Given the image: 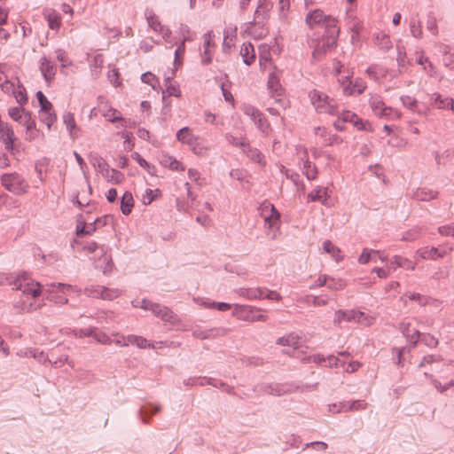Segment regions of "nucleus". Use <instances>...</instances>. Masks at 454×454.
Returning <instances> with one entry per match:
<instances>
[{"label": "nucleus", "instance_id": "1", "mask_svg": "<svg viewBox=\"0 0 454 454\" xmlns=\"http://www.w3.org/2000/svg\"><path fill=\"white\" fill-rule=\"evenodd\" d=\"M12 285L13 289L20 290L22 294L21 309L23 310L32 311L42 306V303L37 302V298L42 294L41 285L27 273L20 274Z\"/></svg>", "mask_w": 454, "mask_h": 454}, {"label": "nucleus", "instance_id": "2", "mask_svg": "<svg viewBox=\"0 0 454 454\" xmlns=\"http://www.w3.org/2000/svg\"><path fill=\"white\" fill-rule=\"evenodd\" d=\"M310 102L318 113L335 114L338 106L334 99L317 90L309 92Z\"/></svg>", "mask_w": 454, "mask_h": 454}, {"label": "nucleus", "instance_id": "3", "mask_svg": "<svg viewBox=\"0 0 454 454\" xmlns=\"http://www.w3.org/2000/svg\"><path fill=\"white\" fill-rule=\"evenodd\" d=\"M305 21L310 28L321 26L325 27V30L338 24V20L334 17L325 14L324 12L319 9L309 12L306 16Z\"/></svg>", "mask_w": 454, "mask_h": 454}, {"label": "nucleus", "instance_id": "4", "mask_svg": "<svg viewBox=\"0 0 454 454\" xmlns=\"http://www.w3.org/2000/svg\"><path fill=\"white\" fill-rule=\"evenodd\" d=\"M370 106L375 115L387 120L400 119L401 114L389 106H387L380 97L372 96L370 99Z\"/></svg>", "mask_w": 454, "mask_h": 454}, {"label": "nucleus", "instance_id": "5", "mask_svg": "<svg viewBox=\"0 0 454 454\" xmlns=\"http://www.w3.org/2000/svg\"><path fill=\"white\" fill-rule=\"evenodd\" d=\"M232 315L240 320L246 321H265L267 317L260 309L247 305H236Z\"/></svg>", "mask_w": 454, "mask_h": 454}, {"label": "nucleus", "instance_id": "6", "mask_svg": "<svg viewBox=\"0 0 454 454\" xmlns=\"http://www.w3.org/2000/svg\"><path fill=\"white\" fill-rule=\"evenodd\" d=\"M340 32V29L338 24L333 27L326 29L325 35H323L321 43L317 47L314 54L333 51L337 46Z\"/></svg>", "mask_w": 454, "mask_h": 454}, {"label": "nucleus", "instance_id": "7", "mask_svg": "<svg viewBox=\"0 0 454 454\" xmlns=\"http://www.w3.org/2000/svg\"><path fill=\"white\" fill-rule=\"evenodd\" d=\"M2 185L16 194L25 193L28 188V184L18 174L4 175L2 176Z\"/></svg>", "mask_w": 454, "mask_h": 454}, {"label": "nucleus", "instance_id": "8", "mask_svg": "<svg viewBox=\"0 0 454 454\" xmlns=\"http://www.w3.org/2000/svg\"><path fill=\"white\" fill-rule=\"evenodd\" d=\"M133 306L139 307L145 310H152L154 315L160 317L164 321H171L174 317L172 312L169 311L166 307L153 303L147 300L134 301Z\"/></svg>", "mask_w": 454, "mask_h": 454}, {"label": "nucleus", "instance_id": "9", "mask_svg": "<svg viewBox=\"0 0 454 454\" xmlns=\"http://www.w3.org/2000/svg\"><path fill=\"white\" fill-rule=\"evenodd\" d=\"M260 215L263 218L269 228L278 227L280 215L270 203H264L261 206Z\"/></svg>", "mask_w": 454, "mask_h": 454}, {"label": "nucleus", "instance_id": "10", "mask_svg": "<svg viewBox=\"0 0 454 454\" xmlns=\"http://www.w3.org/2000/svg\"><path fill=\"white\" fill-rule=\"evenodd\" d=\"M73 290L71 286H66L63 284H52L50 286L47 292L50 294V299L54 301L58 304H66L68 299L60 294H68Z\"/></svg>", "mask_w": 454, "mask_h": 454}, {"label": "nucleus", "instance_id": "11", "mask_svg": "<svg viewBox=\"0 0 454 454\" xmlns=\"http://www.w3.org/2000/svg\"><path fill=\"white\" fill-rule=\"evenodd\" d=\"M343 92L345 95L351 96L355 94H361L365 90V83L361 79H356L355 82L345 77L340 80Z\"/></svg>", "mask_w": 454, "mask_h": 454}, {"label": "nucleus", "instance_id": "12", "mask_svg": "<svg viewBox=\"0 0 454 454\" xmlns=\"http://www.w3.org/2000/svg\"><path fill=\"white\" fill-rule=\"evenodd\" d=\"M273 69V72L269 75L267 86L272 97L276 98L277 101L281 102L284 90L279 83V72L275 67Z\"/></svg>", "mask_w": 454, "mask_h": 454}, {"label": "nucleus", "instance_id": "13", "mask_svg": "<svg viewBox=\"0 0 454 454\" xmlns=\"http://www.w3.org/2000/svg\"><path fill=\"white\" fill-rule=\"evenodd\" d=\"M243 111L245 114L249 116L254 121V123L258 125V128L261 129L263 132L268 130L269 125L264 120L262 114L258 109L253 106L245 105L243 106Z\"/></svg>", "mask_w": 454, "mask_h": 454}, {"label": "nucleus", "instance_id": "14", "mask_svg": "<svg viewBox=\"0 0 454 454\" xmlns=\"http://www.w3.org/2000/svg\"><path fill=\"white\" fill-rule=\"evenodd\" d=\"M98 171L110 183L120 184L123 180V175L120 171L109 168L104 162L98 163Z\"/></svg>", "mask_w": 454, "mask_h": 454}, {"label": "nucleus", "instance_id": "15", "mask_svg": "<svg viewBox=\"0 0 454 454\" xmlns=\"http://www.w3.org/2000/svg\"><path fill=\"white\" fill-rule=\"evenodd\" d=\"M160 164L172 171L183 172L185 169L184 165L175 157L162 153L159 159Z\"/></svg>", "mask_w": 454, "mask_h": 454}, {"label": "nucleus", "instance_id": "16", "mask_svg": "<svg viewBox=\"0 0 454 454\" xmlns=\"http://www.w3.org/2000/svg\"><path fill=\"white\" fill-rule=\"evenodd\" d=\"M0 140L4 142L7 150L13 148V142L15 140L14 132L12 127L0 120Z\"/></svg>", "mask_w": 454, "mask_h": 454}, {"label": "nucleus", "instance_id": "17", "mask_svg": "<svg viewBox=\"0 0 454 454\" xmlns=\"http://www.w3.org/2000/svg\"><path fill=\"white\" fill-rule=\"evenodd\" d=\"M88 292L90 296L104 300H113L120 295V292L117 289H109L104 286L90 288Z\"/></svg>", "mask_w": 454, "mask_h": 454}, {"label": "nucleus", "instance_id": "18", "mask_svg": "<svg viewBox=\"0 0 454 454\" xmlns=\"http://www.w3.org/2000/svg\"><path fill=\"white\" fill-rule=\"evenodd\" d=\"M447 254V251L436 247H422L418 250L417 255L423 260H436Z\"/></svg>", "mask_w": 454, "mask_h": 454}, {"label": "nucleus", "instance_id": "19", "mask_svg": "<svg viewBox=\"0 0 454 454\" xmlns=\"http://www.w3.org/2000/svg\"><path fill=\"white\" fill-rule=\"evenodd\" d=\"M401 329H402L403 333L406 336L407 340L410 342L416 344L419 341L420 333H419V330H417L414 327L413 321H411V320L403 321L401 324Z\"/></svg>", "mask_w": 454, "mask_h": 454}, {"label": "nucleus", "instance_id": "20", "mask_svg": "<svg viewBox=\"0 0 454 454\" xmlns=\"http://www.w3.org/2000/svg\"><path fill=\"white\" fill-rule=\"evenodd\" d=\"M100 111L106 121L111 122L120 121L121 127H127L128 121L121 117V113L116 109L104 106Z\"/></svg>", "mask_w": 454, "mask_h": 454}, {"label": "nucleus", "instance_id": "21", "mask_svg": "<svg viewBox=\"0 0 454 454\" xmlns=\"http://www.w3.org/2000/svg\"><path fill=\"white\" fill-rule=\"evenodd\" d=\"M198 138L199 137L188 127L181 129L176 133V139L182 144L187 145L189 147H191Z\"/></svg>", "mask_w": 454, "mask_h": 454}, {"label": "nucleus", "instance_id": "22", "mask_svg": "<svg viewBox=\"0 0 454 454\" xmlns=\"http://www.w3.org/2000/svg\"><path fill=\"white\" fill-rule=\"evenodd\" d=\"M40 71L47 82L53 80L56 74L54 65L45 57L40 59Z\"/></svg>", "mask_w": 454, "mask_h": 454}, {"label": "nucleus", "instance_id": "23", "mask_svg": "<svg viewBox=\"0 0 454 454\" xmlns=\"http://www.w3.org/2000/svg\"><path fill=\"white\" fill-rule=\"evenodd\" d=\"M149 27L156 33L160 35L162 38H168L170 35V31L168 27L163 26L159 19L155 16H150L148 18Z\"/></svg>", "mask_w": 454, "mask_h": 454}, {"label": "nucleus", "instance_id": "24", "mask_svg": "<svg viewBox=\"0 0 454 454\" xmlns=\"http://www.w3.org/2000/svg\"><path fill=\"white\" fill-rule=\"evenodd\" d=\"M63 119L66 128L68 130L71 137L73 139L77 138L80 136V129L76 125L74 114L70 113L66 114Z\"/></svg>", "mask_w": 454, "mask_h": 454}, {"label": "nucleus", "instance_id": "25", "mask_svg": "<svg viewBox=\"0 0 454 454\" xmlns=\"http://www.w3.org/2000/svg\"><path fill=\"white\" fill-rule=\"evenodd\" d=\"M240 55L247 65H251L255 59V51L254 46L250 43H243L240 48Z\"/></svg>", "mask_w": 454, "mask_h": 454}, {"label": "nucleus", "instance_id": "26", "mask_svg": "<svg viewBox=\"0 0 454 454\" xmlns=\"http://www.w3.org/2000/svg\"><path fill=\"white\" fill-rule=\"evenodd\" d=\"M259 61L261 67L263 69L271 66L270 47L267 44H262L259 47Z\"/></svg>", "mask_w": 454, "mask_h": 454}, {"label": "nucleus", "instance_id": "27", "mask_svg": "<svg viewBox=\"0 0 454 454\" xmlns=\"http://www.w3.org/2000/svg\"><path fill=\"white\" fill-rule=\"evenodd\" d=\"M165 95L176 98H180L182 95L179 85L170 78H167L165 81V90L163 91L162 97L163 100H165Z\"/></svg>", "mask_w": 454, "mask_h": 454}, {"label": "nucleus", "instance_id": "28", "mask_svg": "<svg viewBox=\"0 0 454 454\" xmlns=\"http://www.w3.org/2000/svg\"><path fill=\"white\" fill-rule=\"evenodd\" d=\"M323 250L329 254L336 262H340L343 259V254L339 247L333 245L330 240L323 242Z\"/></svg>", "mask_w": 454, "mask_h": 454}, {"label": "nucleus", "instance_id": "29", "mask_svg": "<svg viewBox=\"0 0 454 454\" xmlns=\"http://www.w3.org/2000/svg\"><path fill=\"white\" fill-rule=\"evenodd\" d=\"M364 29V24L361 20L356 18L352 19V24L350 26L351 43L353 44L360 41V33Z\"/></svg>", "mask_w": 454, "mask_h": 454}, {"label": "nucleus", "instance_id": "30", "mask_svg": "<svg viewBox=\"0 0 454 454\" xmlns=\"http://www.w3.org/2000/svg\"><path fill=\"white\" fill-rule=\"evenodd\" d=\"M247 296L249 299L266 298V299L275 300V301L280 300V295L277 292L269 291L266 293V294H264V293L260 289L254 290V291L247 293Z\"/></svg>", "mask_w": 454, "mask_h": 454}, {"label": "nucleus", "instance_id": "31", "mask_svg": "<svg viewBox=\"0 0 454 454\" xmlns=\"http://www.w3.org/2000/svg\"><path fill=\"white\" fill-rule=\"evenodd\" d=\"M134 207V199L129 192H126L121 200V210L123 215H128L131 213Z\"/></svg>", "mask_w": 454, "mask_h": 454}, {"label": "nucleus", "instance_id": "32", "mask_svg": "<svg viewBox=\"0 0 454 454\" xmlns=\"http://www.w3.org/2000/svg\"><path fill=\"white\" fill-rule=\"evenodd\" d=\"M373 41L382 50H388L392 47V42L388 35L384 32H379L374 35Z\"/></svg>", "mask_w": 454, "mask_h": 454}, {"label": "nucleus", "instance_id": "33", "mask_svg": "<svg viewBox=\"0 0 454 454\" xmlns=\"http://www.w3.org/2000/svg\"><path fill=\"white\" fill-rule=\"evenodd\" d=\"M327 197V190L323 187H317L308 194V201H320L325 204Z\"/></svg>", "mask_w": 454, "mask_h": 454}, {"label": "nucleus", "instance_id": "34", "mask_svg": "<svg viewBox=\"0 0 454 454\" xmlns=\"http://www.w3.org/2000/svg\"><path fill=\"white\" fill-rule=\"evenodd\" d=\"M8 114L13 121H18L20 124H22L30 114L21 107H12L9 109Z\"/></svg>", "mask_w": 454, "mask_h": 454}, {"label": "nucleus", "instance_id": "35", "mask_svg": "<svg viewBox=\"0 0 454 454\" xmlns=\"http://www.w3.org/2000/svg\"><path fill=\"white\" fill-rule=\"evenodd\" d=\"M432 99L434 101V106L438 109H450V106L453 104V99L450 98H442L440 94H433Z\"/></svg>", "mask_w": 454, "mask_h": 454}, {"label": "nucleus", "instance_id": "36", "mask_svg": "<svg viewBox=\"0 0 454 454\" xmlns=\"http://www.w3.org/2000/svg\"><path fill=\"white\" fill-rule=\"evenodd\" d=\"M241 145H242V149H243L244 153H247L248 158H250L252 160H254L260 164L262 163L263 156L256 148H252L247 143H242Z\"/></svg>", "mask_w": 454, "mask_h": 454}, {"label": "nucleus", "instance_id": "37", "mask_svg": "<svg viewBox=\"0 0 454 454\" xmlns=\"http://www.w3.org/2000/svg\"><path fill=\"white\" fill-rule=\"evenodd\" d=\"M39 118L42 122L45 123L48 129H51V125L56 121L57 116L54 109L39 111Z\"/></svg>", "mask_w": 454, "mask_h": 454}, {"label": "nucleus", "instance_id": "38", "mask_svg": "<svg viewBox=\"0 0 454 454\" xmlns=\"http://www.w3.org/2000/svg\"><path fill=\"white\" fill-rule=\"evenodd\" d=\"M353 317V321H356L363 325L369 326L375 322V317L372 316L365 315L364 312L354 311L350 314Z\"/></svg>", "mask_w": 454, "mask_h": 454}, {"label": "nucleus", "instance_id": "39", "mask_svg": "<svg viewBox=\"0 0 454 454\" xmlns=\"http://www.w3.org/2000/svg\"><path fill=\"white\" fill-rule=\"evenodd\" d=\"M190 149L193 152V153L201 157L207 155L209 151V147L200 137L196 140V142H194Z\"/></svg>", "mask_w": 454, "mask_h": 454}, {"label": "nucleus", "instance_id": "40", "mask_svg": "<svg viewBox=\"0 0 454 454\" xmlns=\"http://www.w3.org/2000/svg\"><path fill=\"white\" fill-rule=\"evenodd\" d=\"M27 129V139L31 141L36 137L35 121L32 119L31 114L22 123Z\"/></svg>", "mask_w": 454, "mask_h": 454}, {"label": "nucleus", "instance_id": "41", "mask_svg": "<svg viewBox=\"0 0 454 454\" xmlns=\"http://www.w3.org/2000/svg\"><path fill=\"white\" fill-rule=\"evenodd\" d=\"M278 344L297 348L299 347V337L295 334L291 333L282 338H279L278 340Z\"/></svg>", "mask_w": 454, "mask_h": 454}, {"label": "nucleus", "instance_id": "42", "mask_svg": "<svg viewBox=\"0 0 454 454\" xmlns=\"http://www.w3.org/2000/svg\"><path fill=\"white\" fill-rule=\"evenodd\" d=\"M237 36V28L235 27H228L224 31L223 45L231 48L234 44Z\"/></svg>", "mask_w": 454, "mask_h": 454}, {"label": "nucleus", "instance_id": "43", "mask_svg": "<svg viewBox=\"0 0 454 454\" xmlns=\"http://www.w3.org/2000/svg\"><path fill=\"white\" fill-rule=\"evenodd\" d=\"M355 118V114L349 111L343 112L340 116L334 121V127L338 130H343L344 122H350V119Z\"/></svg>", "mask_w": 454, "mask_h": 454}, {"label": "nucleus", "instance_id": "44", "mask_svg": "<svg viewBox=\"0 0 454 454\" xmlns=\"http://www.w3.org/2000/svg\"><path fill=\"white\" fill-rule=\"evenodd\" d=\"M326 286L332 290H342L346 286V282L340 278L328 276Z\"/></svg>", "mask_w": 454, "mask_h": 454}, {"label": "nucleus", "instance_id": "45", "mask_svg": "<svg viewBox=\"0 0 454 454\" xmlns=\"http://www.w3.org/2000/svg\"><path fill=\"white\" fill-rule=\"evenodd\" d=\"M395 270V266H393L392 262L389 264H387L385 268L375 267L372 269V272L376 273L377 276L380 278H387Z\"/></svg>", "mask_w": 454, "mask_h": 454}, {"label": "nucleus", "instance_id": "46", "mask_svg": "<svg viewBox=\"0 0 454 454\" xmlns=\"http://www.w3.org/2000/svg\"><path fill=\"white\" fill-rule=\"evenodd\" d=\"M161 196V192L159 189L151 190L147 189L143 195L142 201L145 205L151 204L154 200Z\"/></svg>", "mask_w": 454, "mask_h": 454}, {"label": "nucleus", "instance_id": "47", "mask_svg": "<svg viewBox=\"0 0 454 454\" xmlns=\"http://www.w3.org/2000/svg\"><path fill=\"white\" fill-rule=\"evenodd\" d=\"M141 80L144 83L150 85L153 90H156L160 86L159 79L155 74L147 72L142 74Z\"/></svg>", "mask_w": 454, "mask_h": 454}, {"label": "nucleus", "instance_id": "48", "mask_svg": "<svg viewBox=\"0 0 454 454\" xmlns=\"http://www.w3.org/2000/svg\"><path fill=\"white\" fill-rule=\"evenodd\" d=\"M393 266H395L396 267H403V268H406V269H409V270H414L415 269V264L411 262L410 260L406 259V258H403L401 256H395L393 261Z\"/></svg>", "mask_w": 454, "mask_h": 454}, {"label": "nucleus", "instance_id": "49", "mask_svg": "<svg viewBox=\"0 0 454 454\" xmlns=\"http://www.w3.org/2000/svg\"><path fill=\"white\" fill-rule=\"evenodd\" d=\"M401 100L403 102V105L405 107H407L414 112H417L419 114H421V112L418 109V102L413 97L403 96L401 98Z\"/></svg>", "mask_w": 454, "mask_h": 454}, {"label": "nucleus", "instance_id": "50", "mask_svg": "<svg viewBox=\"0 0 454 454\" xmlns=\"http://www.w3.org/2000/svg\"><path fill=\"white\" fill-rule=\"evenodd\" d=\"M188 176L189 178L196 183V184L200 186H203L206 184V179L201 176L200 173L194 168H189L188 169Z\"/></svg>", "mask_w": 454, "mask_h": 454}, {"label": "nucleus", "instance_id": "51", "mask_svg": "<svg viewBox=\"0 0 454 454\" xmlns=\"http://www.w3.org/2000/svg\"><path fill=\"white\" fill-rule=\"evenodd\" d=\"M36 98L40 105V111L51 110L53 108L52 104L47 99L42 91L36 93Z\"/></svg>", "mask_w": 454, "mask_h": 454}, {"label": "nucleus", "instance_id": "52", "mask_svg": "<svg viewBox=\"0 0 454 454\" xmlns=\"http://www.w3.org/2000/svg\"><path fill=\"white\" fill-rule=\"evenodd\" d=\"M373 256H375L373 249L364 248L358 257V262L361 264H366L373 259Z\"/></svg>", "mask_w": 454, "mask_h": 454}, {"label": "nucleus", "instance_id": "53", "mask_svg": "<svg viewBox=\"0 0 454 454\" xmlns=\"http://www.w3.org/2000/svg\"><path fill=\"white\" fill-rule=\"evenodd\" d=\"M57 59L61 63V71L65 73V68L72 66V61L68 59L66 52L62 50L57 51Z\"/></svg>", "mask_w": 454, "mask_h": 454}, {"label": "nucleus", "instance_id": "54", "mask_svg": "<svg viewBox=\"0 0 454 454\" xmlns=\"http://www.w3.org/2000/svg\"><path fill=\"white\" fill-rule=\"evenodd\" d=\"M350 123H352L357 129L360 130H368L371 128V125L367 121H363L361 118H359L355 114V118L350 119Z\"/></svg>", "mask_w": 454, "mask_h": 454}, {"label": "nucleus", "instance_id": "55", "mask_svg": "<svg viewBox=\"0 0 454 454\" xmlns=\"http://www.w3.org/2000/svg\"><path fill=\"white\" fill-rule=\"evenodd\" d=\"M354 311H342L339 310L335 314L334 323L340 324L342 321H352L353 317L350 314H353Z\"/></svg>", "mask_w": 454, "mask_h": 454}, {"label": "nucleus", "instance_id": "56", "mask_svg": "<svg viewBox=\"0 0 454 454\" xmlns=\"http://www.w3.org/2000/svg\"><path fill=\"white\" fill-rule=\"evenodd\" d=\"M101 252L103 253V261L105 265L100 263V260L97 262V267L103 270L104 272H106L111 269L112 258L110 254H107L103 248H101Z\"/></svg>", "mask_w": 454, "mask_h": 454}, {"label": "nucleus", "instance_id": "57", "mask_svg": "<svg viewBox=\"0 0 454 454\" xmlns=\"http://www.w3.org/2000/svg\"><path fill=\"white\" fill-rule=\"evenodd\" d=\"M204 120L207 123H209L214 126L223 125V121H220L216 114L211 113L210 111L204 112Z\"/></svg>", "mask_w": 454, "mask_h": 454}, {"label": "nucleus", "instance_id": "58", "mask_svg": "<svg viewBox=\"0 0 454 454\" xmlns=\"http://www.w3.org/2000/svg\"><path fill=\"white\" fill-rule=\"evenodd\" d=\"M185 51L184 43L183 42L177 47L175 51V64L176 66H180L182 64V59Z\"/></svg>", "mask_w": 454, "mask_h": 454}, {"label": "nucleus", "instance_id": "59", "mask_svg": "<svg viewBox=\"0 0 454 454\" xmlns=\"http://www.w3.org/2000/svg\"><path fill=\"white\" fill-rule=\"evenodd\" d=\"M12 94L14 95L16 100L20 104H25L27 100L26 93H25V90H24V88H22L20 86H18L15 89V93H12Z\"/></svg>", "mask_w": 454, "mask_h": 454}, {"label": "nucleus", "instance_id": "60", "mask_svg": "<svg viewBox=\"0 0 454 454\" xmlns=\"http://www.w3.org/2000/svg\"><path fill=\"white\" fill-rule=\"evenodd\" d=\"M3 91L8 94L15 93L16 85L13 82L6 79L3 83L0 85Z\"/></svg>", "mask_w": 454, "mask_h": 454}, {"label": "nucleus", "instance_id": "61", "mask_svg": "<svg viewBox=\"0 0 454 454\" xmlns=\"http://www.w3.org/2000/svg\"><path fill=\"white\" fill-rule=\"evenodd\" d=\"M427 28L434 35L438 34L437 22L434 17L428 16Z\"/></svg>", "mask_w": 454, "mask_h": 454}, {"label": "nucleus", "instance_id": "62", "mask_svg": "<svg viewBox=\"0 0 454 454\" xmlns=\"http://www.w3.org/2000/svg\"><path fill=\"white\" fill-rule=\"evenodd\" d=\"M129 341L132 344H135L140 348L147 347V340L142 337L138 336H130L129 337Z\"/></svg>", "mask_w": 454, "mask_h": 454}, {"label": "nucleus", "instance_id": "63", "mask_svg": "<svg viewBox=\"0 0 454 454\" xmlns=\"http://www.w3.org/2000/svg\"><path fill=\"white\" fill-rule=\"evenodd\" d=\"M345 364L344 360H340L339 357H336L334 356H327V366L333 367H339L343 366Z\"/></svg>", "mask_w": 454, "mask_h": 454}, {"label": "nucleus", "instance_id": "64", "mask_svg": "<svg viewBox=\"0 0 454 454\" xmlns=\"http://www.w3.org/2000/svg\"><path fill=\"white\" fill-rule=\"evenodd\" d=\"M439 232L443 236H454V223L440 227Z\"/></svg>", "mask_w": 454, "mask_h": 454}]
</instances>
